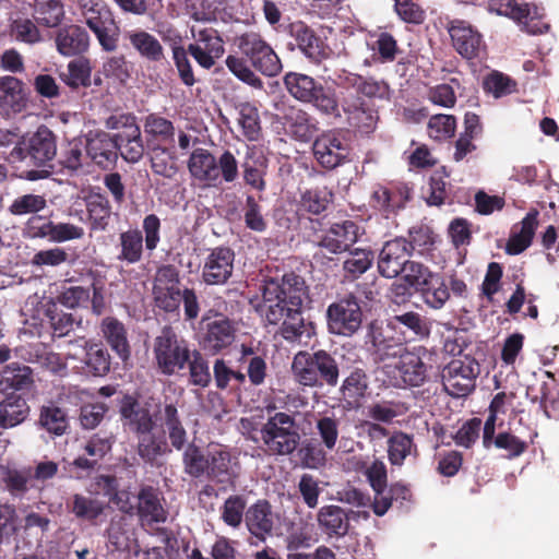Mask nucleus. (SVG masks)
<instances>
[{
    "mask_svg": "<svg viewBox=\"0 0 559 559\" xmlns=\"http://www.w3.org/2000/svg\"><path fill=\"white\" fill-rule=\"evenodd\" d=\"M118 155L128 163H138L144 154L141 130L132 129L129 133H116Z\"/></svg>",
    "mask_w": 559,
    "mask_h": 559,
    "instance_id": "nucleus-48",
    "label": "nucleus"
},
{
    "mask_svg": "<svg viewBox=\"0 0 559 559\" xmlns=\"http://www.w3.org/2000/svg\"><path fill=\"white\" fill-rule=\"evenodd\" d=\"M292 373L294 380L302 386H335L340 369L335 358L326 350H300L293 358Z\"/></svg>",
    "mask_w": 559,
    "mask_h": 559,
    "instance_id": "nucleus-5",
    "label": "nucleus"
},
{
    "mask_svg": "<svg viewBox=\"0 0 559 559\" xmlns=\"http://www.w3.org/2000/svg\"><path fill=\"white\" fill-rule=\"evenodd\" d=\"M480 373V365L471 355L453 358L442 370L441 378L444 390L455 397L469 394L476 385Z\"/></svg>",
    "mask_w": 559,
    "mask_h": 559,
    "instance_id": "nucleus-9",
    "label": "nucleus"
},
{
    "mask_svg": "<svg viewBox=\"0 0 559 559\" xmlns=\"http://www.w3.org/2000/svg\"><path fill=\"white\" fill-rule=\"evenodd\" d=\"M56 155V134L48 127L40 126L34 133L21 136L11 150L8 160L13 164L25 163L27 166L39 168L26 170L21 176L29 181H36L50 176L51 171L45 168H51V162Z\"/></svg>",
    "mask_w": 559,
    "mask_h": 559,
    "instance_id": "nucleus-2",
    "label": "nucleus"
},
{
    "mask_svg": "<svg viewBox=\"0 0 559 559\" xmlns=\"http://www.w3.org/2000/svg\"><path fill=\"white\" fill-rule=\"evenodd\" d=\"M181 451V464L183 473L191 479H203L206 450L192 441Z\"/></svg>",
    "mask_w": 559,
    "mask_h": 559,
    "instance_id": "nucleus-47",
    "label": "nucleus"
},
{
    "mask_svg": "<svg viewBox=\"0 0 559 559\" xmlns=\"http://www.w3.org/2000/svg\"><path fill=\"white\" fill-rule=\"evenodd\" d=\"M91 228L93 230H106L111 215V206L103 194L92 195L86 204Z\"/></svg>",
    "mask_w": 559,
    "mask_h": 559,
    "instance_id": "nucleus-50",
    "label": "nucleus"
},
{
    "mask_svg": "<svg viewBox=\"0 0 559 559\" xmlns=\"http://www.w3.org/2000/svg\"><path fill=\"white\" fill-rule=\"evenodd\" d=\"M135 514L147 524L164 523L167 520V511L163 507L159 492L153 486H143L138 492Z\"/></svg>",
    "mask_w": 559,
    "mask_h": 559,
    "instance_id": "nucleus-25",
    "label": "nucleus"
},
{
    "mask_svg": "<svg viewBox=\"0 0 559 559\" xmlns=\"http://www.w3.org/2000/svg\"><path fill=\"white\" fill-rule=\"evenodd\" d=\"M340 104V117L342 112L349 128L360 135L371 134L378 124L379 112L372 102L366 100L358 95H346Z\"/></svg>",
    "mask_w": 559,
    "mask_h": 559,
    "instance_id": "nucleus-12",
    "label": "nucleus"
},
{
    "mask_svg": "<svg viewBox=\"0 0 559 559\" xmlns=\"http://www.w3.org/2000/svg\"><path fill=\"white\" fill-rule=\"evenodd\" d=\"M317 433L328 451L336 447L340 435V420L335 416H321L316 421Z\"/></svg>",
    "mask_w": 559,
    "mask_h": 559,
    "instance_id": "nucleus-57",
    "label": "nucleus"
},
{
    "mask_svg": "<svg viewBox=\"0 0 559 559\" xmlns=\"http://www.w3.org/2000/svg\"><path fill=\"white\" fill-rule=\"evenodd\" d=\"M76 8L87 27L95 34L105 51L118 47L119 26L114 13L104 0H76Z\"/></svg>",
    "mask_w": 559,
    "mask_h": 559,
    "instance_id": "nucleus-7",
    "label": "nucleus"
},
{
    "mask_svg": "<svg viewBox=\"0 0 559 559\" xmlns=\"http://www.w3.org/2000/svg\"><path fill=\"white\" fill-rule=\"evenodd\" d=\"M103 331L112 350H115L122 360L128 359L130 356V346L123 324L114 317H107L103 322Z\"/></svg>",
    "mask_w": 559,
    "mask_h": 559,
    "instance_id": "nucleus-43",
    "label": "nucleus"
},
{
    "mask_svg": "<svg viewBox=\"0 0 559 559\" xmlns=\"http://www.w3.org/2000/svg\"><path fill=\"white\" fill-rule=\"evenodd\" d=\"M319 526L330 536H345L349 528V513L340 506H323L318 512Z\"/></svg>",
    "mask_w": 559,
    "mask_h": 559,
    "instance_id": "nucleus-33",
    "label": "nucleus"
},
{
    "mask_svg": "<svg viewBox=\"0 0 559 559\" xmlns=\"http://www.w3.org/2000/svg\"><path fill=\"white\" fill-rule=\"evenodd\" d=\"M337 78L344 86L353 87L355 95L366 100L389 98L390 87L384 81H378L371 76H362L356 73H346L345 71L344 75L340 74ZM349 95H354V93Z\"/></svg>",
    "mask_w": 559,
    "mask_h": 559,
    "instance_id": "nucleus-24",
    "label": "nucleus"
},
{
    "mask_svg": "<svg viewBox=\"0 0 559 559\" xmlns=\"http://www.w3.org/2000/svg\"><path fill=\"white\" fill-rule=\"evenodd\" d=\"M238 114L242 135L248 141H259L262 135V127L258 108L251 103H241L238 106Z\"/></svg>",
    "mask_w": 559,
    "mask_h": 559,
    "instance_id": "nucleus-49",
    "label": "nucleus"
},
{
    "mask_svg": "<svg viewBox=\"0 0 559 559\" xmlns=\"http://www.w3.org/2000/svg\"><path fill=\"white\" fill-rule=\"evenodd\" d=\"M248 60L243 57L229 55L226 60L225 64L227 69L240 81L249 84L253 87H261L262 81L259 76L254 74V72L250 69L248 66Z\"/></svg>",
    "mask_w": 559,
    "mask_h": 559,
    "instance_id": "nucleus-61",
    "label": "nucleus"
},
{
    "mask_svg": "<svg viewBox=\"0 0 559 559\" xmlns=\"http://www.w3.org/2000/svg\"><path fill=\"white\" fill-rule=\"evenodd\" d=\"M24 83L11 75L0 78V115L10 116L21 112L26 106Z\"/></svg>",
    "mask_w": 559,
    "mask_h": 559,
    "instance_id": "nucleus-23",
    "label": "nucleus"
},
{
    "mask_svg": "<svg viewBox=\"0 0 559 559\" xmlns=\"http://www.w3.org/2000/svg\"><path fill=\"white\" fill-rule=\"evenodd\" d=\"M373 293L346 294L328 307L326 314H366L377 311Z\"/></svg>",
    "mask_w": 559,
    "mask_h": 559,
    "instance_id": "nucleus-28",
    "label": "nucleus"
},
{
    "mask_svg": "<svg viewBox=\"0 0 559 559\" xmlns=\"http://www.w3.org/2000/svg\"><path fill=\"white\" fill-rule=\"evenodd\" d=\"M92 68L90 60L86 58L74 59L68 64V72L61 76L67 85L72 88L80 86L87 87L91 85Z\"/></svg>",
    "mask_w": 559,
    "mask_h": 559,
    "instance_id": "nucleus-55",
    "label": "nucleus"
},
{
    "mask_svg": "<svg viewBox=\"0 0 559 559\" xmlns=\"http://www.w3.org/2000/svg\"><path fill=\"white\" fill-rule=\"evenodd\" d=\"M138 437V454L145 463L153 464L159 456L171 452L163 433H156L152 430Z\"/></svg>",
    "mask_w": 559,
    "mask_h": 559,
    "instance_id": "nucleus-39",
    "label": "nucleus"
},
{
    "mask_svg": "<svg viewBox=\"0 0 559 559\" xmlns=\"http://www.w3.org/2000/svg\"><path fill=\"white\" fill-rule=\"evenodd\" d=\"M239 51L263 75L275 76L282 71V62L272 46L259 31H246L235 38Z\"/></svg>",
    "mask_w": 559,
    "mask_h": 559,
    "instance_id": "nucleus-8",
    "label": "nucleus"
},
{
    "mask_svg": "<svg viewBox=\"0 0 559 559\" xmlns=\"http://www.w3.org/2000/svg\"><path fill=\"white\" fill-rule=\"evenodd\" d=\"M360 235L359 225L352 219L335 222L321 236L318 246L329 253L341 254L358 241Z\"/></svg>",
    "mask_w": 559,
    "mask_h": 559,
    "instance_id": "nucleus-15",
    "label": "nucleus"
},
{
    "mask_svg": "<svg viewBox=\"0 0 559 559\" xmlns=\"http://www.w3.org/2000/svg\"><path fill=\"white\" fill-rule=\"evenodd\" d=\"M448 32L455 51L465 59L478 56L483 38L467 21L455 19L448 23Z\"/></svg>",
    "mask_w": 559,
    "mask_h": 559,
    "instance_id": "nucleus-18",
    "label": "nucleus"
},
{
    "mask_svg": "<svg viewBox=\"0 0 559 559\" xmlns=\"http://www.w3.org/2000/svg\"><path fill=\"white\" fill-rule=\"evenodd\" d=\"M38 425L50 435L62 436L69 429V417L67 412L50 402L39 409Z\"/></svg>",
    "mask_w": 559,
    "mask_h": 559,
    "instance_id": "nucleus-37",
    "label": "nucleus"
},
{
    "mask_svg": "<svg viewBox=\"0 0 559 559\" xmlns=\"http://www.w3.org/2000/svg\"><path fill=\"white\" fill-rule=\"evenodd\" d=\"M216 157L206 148H195L188 160V169L193 178L209 185L217 182Z\"/></svg>",
    "mask_w": 559,
    "mask_h": 559,
    "instance_id": "nucleus-31",
    "label": "nucleus"
},
{
    "mask_svg": "<svg viewBox=\"0 0 559 559\" xmlns=\"http://www.w3.org/2000/svg\"><path fill=\"white\" fill-rule=\"evenodd\" d=\"M282 336L287 341H301L310 338L314 334V326L306 322L304 317H286L281 328Z\"/></svg>",
    "mask_w": 559,
    "mask_h": 559,
    "instance_id": "nucleus-58",
    "label": "nucleus"
},
{
    "mask_svg": "<svg viewBox=\"0 0 559 559\" xmlns=\"http://www.w3.org/2000/svg\"><path fill=\"white\" fill-rule=\"evenodd\" d=\"M44 228L45 234L48 235L51 240L57 242L80 239L84 236V229L82 227L70 223L49 222L44 226Z\"/></svg>",
    "mask_w": 559,
    "mask_h": 559,
    "instance_id": "nucleus-62",
    "label": "nucleus"
},
{
    "mask_svg": "<svg viewBox=\"0 0 559 559\" xmlns=\"http://www.w3.org/2000/svg\"><path fill=\"white\" fill-rule=\"evenodd\" d=\"M239 468L238 456L227 447L206 449L203 479L217 485H234L239 476Z\"/></svg>",
    "mask_w": 559,
    "mask_h": 559,
    "instance_id": "nucleus-13",
    "label": "nucleus"
},
{
    "mask_svg": "<svg viewBox=\"0 0 559 559\" xmlns=\"http://www.w3.org/2000/svg\"><path fill=\"white\" fill-rule=\"evenodd\" d=\"M374 252L368 248H356L348 251V257L343 262L344 276L348 280H357L373 264Z\"/></svg>",
    "mask_w": 559,
    "mask_h": 559,
    "instance_id": "nucleus-41",
    "label": "nucleus"
},
{
    "mask_svg": "<svg viewBox=\"0 0 559 559\" xmlns=\"http://www.w3.org/2000/svg\"><path fill=\"white\" fill-rule=\"evenodd\" d=\"M90 40L87 31L76 24L61 27L55 38L58 52L64 57L82 56L88 50Z\"/></svg>",
    "mask_w": 559,
    "mask_h": 559,
    "instance_id": "nucleus-21",
    "label": "nucleus"
},
{
    "mask_svg": "<svg viewBox=\"0 0 559 559\" xmlns=\"http://www.w3.org/2000/svg\"><path fill=\"white\" fill-rule=\"evenodd\" d=\"M143 234L138 228L120 233L117 260L127 264L139 263L143 257Z\"/></svg>",
    "mask_w": 559,
    "mask_h": 559,
    "instance_id": "nucleus-36",
    "label": "nucleus"
},
{
    "mask_svg": "<svg viewBox=\"0 0 559 559\" xmlns=\"http://www.w3.org/2000/svg\"><path fill=\"white\" fill-rule=\"evenodd\" d=\"M29 413L31 407L21 394H5V397L0 402V435L5 429L23 424L28 418Z\"/></svg>",
    "mask_w": 559,
    "mask_h": 559,
    "instance_id": "nucleus-27",
    "label": "nucleus"
},
{
    "mask_svg": "<svg viewBox=\"0 0 559 559\" xmlns=\"http://www.w3.org/2000/svg\"><path fill=\"white\" fill-rule=\"evenodd\" d=\"M261 200L262 197L257 199L252 194H247L242 206L245 226L259 234L267 229V221L263 214L262 205L260 204Z\"/></svg>",
    "mask_w": 559,
    "mask_h": 559,
    "instance_id": "nucleus-51",
    "label": "nucleus"
},
{
    "mask_svg": "<svg viewBox=\"0 0 559 559\" xmlns=\"http://www.w3.org/2000/svg\"><path fill=\"white\" fill-rule=\"evenodd\" d=\"M85 365L88 370L98 377L107 374L110 370V356L100 345H92L86 352Z\"/></svg>",
    "mask_w": 559,
    "mask_h": 559,
    "instance_id": "nucleus-60",
    "label": "nucleus"
},
{
    "mask_svg": "<svg viewBox=\"0 0 559 559\" xmlns=\"http://www.w3.org/2000/svg\"><path fill=\"white\" fill-rule=\"evenodd\" d=\"M538 211H530L521 222V229L510 236L506 251L508 254L516 255L526 250L534 238L538 225Z\"/></svg>",
    "mask_w": 559,
    "mask_h": 559,
    "instance_id": "nucleus-35",
    "label": "nucleus"
},
{
    "mask_svg": "<svg viewBox=\"0 0 559 559\" xmlns=\"http://www.w3.org/2000/svg\"><path fill=\"white\" fill-rule=\"evenodd\" d=\"M333 200L334 193L326 186L313 187L301 192L298 210L319 216L329 209Z\"/></svg>",
    "mask_w": 559,
    "mask_h": 559,
    "instance_id": "nucleus-34",
    "label": "nucleus"
},
{
    "mask_svg": "<svg viewBox=\"0 0 559 559\" xmlns=\"http://www.w3.org/2000/svg\"><path fill=\"white\" fill-rule=\"evenodd\" d=\"M157 420L163 428V435H167L173 449L181 451L190 443L188 442V432L175 404L167 403L159 408Z\"/></svg>",
    "mask_w": 559,
    "mask_h": 559,
    "instance_id": "nucleus-22",
    "label": "nucleus"
},
{
    "mask_svg": "<svg viewBox=\"0 0 559 559\" xmlns=\"http://www.w3.org/2000/svg\"><path fill=\"white\" fill-rule=\"evenodd\" d=\"M411 254L409 243L404 237H395L384 242L378 257L379 273L386 278L399 276Z\"/></svg>",
    "mask_w": 559,
    "mask_h": 559,
    "instance_id": "nucleus-17",
    "label": "nucleus"
},
{
    "mask_svg": "<svg viewBox=\"0 0 559 559\" xmlns=\"http://www.w3.org/2000/svg\"><path fill=\"white\" fill-rule=\"evenodd\" d=\"M312 151L318 164L326 170H333L349 162L350 146L342 130H329L318 135Z\"/></svg>",
    "mask_w": 559,
    "mask_h": 559,
    "instance_id": "nucleus-11",
    "label": "nucleus"
},
{
    "mask_svg": "<svg viewBox=\"0 0 559 559\" xmlns=\"http://www.w3.org/2000/svg\"><path fill=\"white\" fill-rule=\"evenodd\" d=\"M432 353L424 346L408 350L403 345L386 346L381 354L382 371L394 388L420 386L428 379Z\"/></svg>",
    "mask_w": 559,
    "mask_h": 559,
    "instance_id": "nucleus-1",
    "label": "nucleus"
},
{
    "mask_svg": "<svg viewBox=\"0 0 559 559\" xmlns=\"http://www.w3.org/2000/svg\"><path fill=\"white\" fill-rule=\"evenodd\" d=\"M288 35L295 40L299 51L316 66L328 60L333 50L318 33L302 20H297L288 24Z\"/></svg>",
    "mask_w": 559,
    "mask_h": 559,
    "instance_id": "nucleus-14",
    "label": "nucleus"
},
{
    "mask_svg": "<svg viewBox=\"0 0 559 559\" xmlns=\"http://www.w3.org/2000/svg\"><path fill=\"white\" fill-rule=\"evenodd\" d=\"M234 340L235 330L226 318L209 325L207 333L203 340V346L205 349L216 354L229 346Z\"/></svg>",
    "mask_w": 559,
    "mask_h": 559,
    "instance_id": "nucleus-40",
    "label": "nucleus"
},
{
    "mask_svg": "<svg viewBox=\"0 0 559 559\" xmlns=\"http://www.w3.org/2000/svg\"><path fill=\"white\" fill-rule=\"evenodd\" d=\"M119 412L124 426L135 435L151 432L154 429L155 421L148 407L143 406L134 396L124 395Z\"/></svg>",
    "mask_w": 559,
    "mask_h": 559,
    "instance_id": "nucleus-20",
    "label": "nucleus"
},
{
    "mask_svg": "<svg viewBox=\"0 0 559 559\" xmlns=\"http://www.w3.org/2000/svg\"><path fill=\"white\" fill-rule=\"evenodd\" d=\"M132 48L146 61L159 63L165 60L164 47L159 40L144 29H136L127 34Z\"/></svg>",
    "mask_w": 559,
    "mask_h": 559,
    "instance_id": "nucleus-32",
    "label": "nucleus"
},
{
    "mask_svg": "<svg viewBox=\"0 0 559 559\" xmlns=\"http://www.w3.org/2000/svg\"><path fill=\"white\" fill-rule=\"evenodd\" d=\"M245 509L246 500L242 496H229L222 507L223 522L230 527H239L240 524L242 523Z\"/></svg>",
    "mask_w": 559,
    "mask_h": 559,
    "instance_id": "nucleus-59",
    "label": "nucleus"
},
{
    "mask_svg": "<svg viewBox=\"0 0 559 559\" xmlns=\"http://www.w3.org/2000/svg\"><path fill=\"white\" fill-rule=\"evenodd\" d=\"M260 440L265 454L286 457L298 449L301 435L294 416L285 412H277L269 416L262 424Z\"/></svg>",
    "mask_w": 559,
    "mask_h": 559,
    "instance_id": "nucleus-6",
    "label": "nucleus"
},
{
    "mask_svg": "<svg viewBox=\"0 0 559 559\" xmlns=\"http://www.w3.org/2000/svg\"><path fill=\"white\" fill-rule=\"evenodd\" d=\"M296 451H298L300 464L305 468L319 469L324 467L328 462L325 447L316 439L300 441Z\"/></svg>",
    "mask_w": 559,
    "mask_h": 559,
    "instance_id": "nucleus-45",
    "label": "nucleus"
},
{
    "mask_svg": "<svg viewBox=\"0 0 559 559\" xmlns=\"http://www.w3.org/2000/svg\"><path fill=\"white\" fill-rule=\"evenodd\" d=\"M246 524L249 532L258 538L264 539L274 527V519L271 503L260 499L246 511Z\"/></svg>",
    "mask_w": 559,
    "mask_h": 559,
    "instance_id": "nucleus-29",
    "label": "nucleus"
},
{
    "mask_svg": "<svg viewBox=\"0 0 559 559\" xmlns=\"http://www.w3.org/2000/svg\"><path fill=\"white\" fill-rule=\"evenodd\" d=\"M34 383L33 369L26 365L11 362L0 372V392L3 394L29 391Z\"/></svg>",
    "mask_w": 559,
    "mask_h": 559,
    "instance_id": "nucleus-26",
    "label": "nucleus"
},
{
    "mask_svg": "<svg viewBox=\"0 0 559 559\" xmlns=\"http://www.w3.org/2000/svg\"><path fill=\"white\" fill-rule=\"evenodd\" d=\"M144 131L152 138L164 143L170 144L175 141L174 123L158 114H150L145 117Z\"/></svg>",
    "mask_w": 559,
    "mask_h": 559,
    "instance_id": "nucleus-54",
    "label": "nucleus"
},
{
    "mask_svg": "<svg viewBox=\"0 0 559 559\" xmlns=\"http://www.w3.org/2000/svg\"><path fill=\"white\" fill-rule=\"evenodd\" d=\"M367 389L368 382L365 371L361 369H355L343 381L341 392L347 405L354 407L360 404Z\"/></svg>",
    "mask_w": 559,
    "mask_h": 559,
    "instance_id": "nucleus-46",
    "label": "nucleus"
},
{
    "mask_svg": "<svg viewBox=\"0 0 559 559\" xmlns=\"http://www.w3.org/2000/svg\"><path fill=\"white\" fill-rule=\"evenodd\" d=\"M189 362V383L200 388H206L212 376L207 360L201 353L194 350L190 354Z\"/></svg>",
    "mask_w": 559,
    "mask_h": 559,
    "instance_id": "nucleus-56",
    "label": "nucleus"
},
{
    "mask_svg": "<svg viewBox=\"0 0 559 559\" xmlns=\"http://www.w3.org/2000/svg\"><path fill=\"white\" fill-rule=\"evenodd\" d=\"M153 293L155 305L159 309L166 312H174L179 308L181 302V290L179 287L154 285Z\"/></svg>",
    "mask_w": 559,
    "mask_h": 559,
    "instance_id": "nucleus-64",
    "label": "nucleus"
},
{
    "mask_svg": "<svg viewBox=\"0 0 559 559\" xmlns=\"http://www.w3.org/2000/svg\"><path fill=\"white\" fill-rule=\"evenodd\" d=\"M404 280L411 286L427 287L432 280V273L425 264L408 260L402 272Z\"/></svg>",
    "mask_w": 559,
    "mask_h": 559,
    "instance_id": "nucleus-63",
    "label": "nucleus"
},
{
    "mask_svg": "<svg viewBox=\"0 0 559 559\" xmlns=\"http://www.w3.org/2000/svg\"><path fill=\"white\" fill-rule=\"evenodd\" d=\"M241 166L245 183L259 192H263L266 189L264 179L267 168L266 157L255 147H249Z\"/></svg>",
    "mask_w": 559,
    "mask_h": 559,
    "instance_id": "nucleus-30",
    "label": "nucleus"
},
{
    "mask_svg": "<svg viewBox=\"0 0 559 559\" xmlns=\"http://www.w3.org/2000/svg\"><path fill=\"white\" fill-rule=\"evenodd\" d=\"M154 354L158 368L167 376L182 369L190 359L189 348L170 328H164L162 334L155 338Z\"/></svg>",
    "mask_w": 559,
    "mask_h": 559,
    "instance_id": "nucleus-10",
    "label": "nucleus"
},
{
    "mask_svg": "<svg viewBox=\"0 0 559 559\" xmlns=\"http://www.w3.org/2000/svg\"><path fill=\"white\" fill-rule=\"evenodd\" d=\"M67 508L76 519L94 524L104 513L106 506L98 499L74 493L67 502Z\"/></svg>",
    "mask_w": 559,
    "mask_h": 559,
    "instance_id": "nucleus-38",
    "label": "nucleus"
},
{
    "mask_svg": "<svg viewBox=\"0 0 559 559\" xmlns=\"http://www.w3.org/2000/svg\"><path fill=\"white\" fill-rule=\"evenodd\" d=\"M86 155L99 168L107 170L116 166L118 160V146L116 134L99 131L90 134L85 144Z\"/></svg>",
    "mask_w": 559,
    "mask_h": 559,
    "instance_id": "nucleus-19",
    "label": "nucleus"
},
{
    "mask_svg": "<svg viewBox=\"0 0 559 559\" xmlns=\"http://www.w3.org/2000/svg\"><path fill=\"white\" fill-rule=\"evenodd\" d=\"M283 82L288 94L296 100L311 105L321 116L340 117L336 90L300 72H287Z\"/></svg>",
    "mask_w": 559,
    "mask_h": 559,
    "instance_id": "nucleus-4",
    "label": "nucleus"
},
{
    "mask_svg": "<svg viewBox=\"0 0 559 559\" xmlns=\"http://www.w3.org/2000/svg\"><path fill=\"white\" fill-rule=\"evenodd\" d=\"M33 17L45 27H57L64 17L61 0H35Z\"/></svg>",
    "mask_w": 559,
    "mask_h": 559,
    "instance_id": "nucleus-44",
    "label": "nucleus"
},
{
    "mask_svg": "<svg viewBox=\"0 0 559 559\" xmlns=\"http://www.w3.org/2000/svg\"><path fill=\"white\" fill-rule=\"evenodd\" d=\"M235 251L225 246L215 247L205 259L202 278L209 285L225 284L233 275Z\"/></svg>",
    "mask_w": 559,
    "mask_h": 559,
    "instance_id": "nucleus-16",
    "label": "nucleus"
},
{
    "mask_svg": "<svg viewBox=\"0 0 559 559\" xmlns=\"http://www.w3.org/2000/svg\"><path fill=\"white\" fill-rule=\"evenodd\" d=\"M481 86L486 94H490L495 98H501L514 93L518 83L502 72L492 71L484 78Z\"/></svg>",
    "mask_w": 559,
    "mask_h": 559,
    "instance_id": "nucleus-53",
    "label": "nucleus"
},
{
    "mask_svg": "<svg viewBox=\"0 0 559 559\" xmlns=\"http://www.w3.org/2000/svg\"><path fill=\"white\" fill-rule=\"evenodd\" d=\"M386 443L388 459L394 466H402L406 457L417 451L413 437L403 431L393 432Z\"/></svg>",
    "mask_w": 559,
    "mask_h": 559,
    "instance_id": "nucleus-42",
    "label": "nucleus"
},
{
    "mask_svg": "<svg viewBox=\"0 0 559 559\" xmlns=\"http://www.w3.org/2000/svg\"><path fill=\"white\" fill-rule=\"evenodd\" d=\"M308 297L305 281L294 272L283 275L282 281H265L262 301L255 307L262 314H300L305 299Z\"/></svg>",
    "mask_w": 559,
    "mask_h": 559,
    "instance_id": "nucleus-3",
    "label": "nucleus"
},
{
    "mask_svg": "<svg viewBox=\"0 0 559 559\" xmlns=\"http://www.w3.org/2000/svg\"><path fill=\"white\" fill-rule=\"evenodd\" d=\"M427 132L430 139L443 142L452 139L456 132V118L453 115H432L427 123Z\"/></svg>",
    "mask_w": 559,
    "mask_h": 559,
    "instance_id": "nucleus-52",
    "label": "nucleus"
}]
</instances>
